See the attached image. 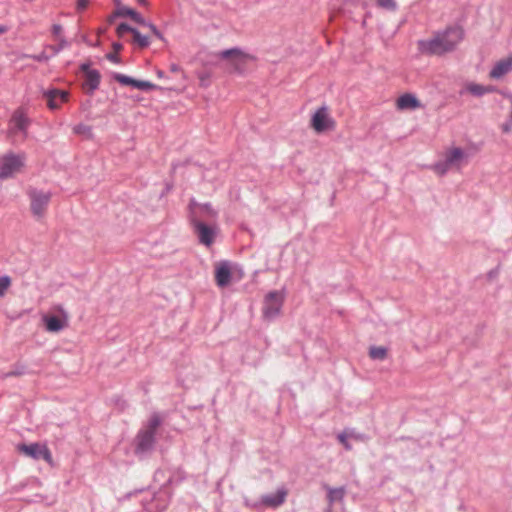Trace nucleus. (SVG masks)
I'll return each instance as SVG.
<instances>
[{
  "label": "nucleus",
  "instance_id": "nucleus-20",
  "mask_svg": "<svg viewBox=\"0 0 512 512\" xmlns=\"http://www.w3.org/2000/svg\"><path fill=\"white\" fill-rule=\"evenodd\" d=\"M45 328L49 332H59L65 326V319H62L55 315L44 316L43 318Z\"/></svg>",
  "mask_w": 512,
  "mask_h": 512
},
{
  "label": "nucleus",
  "instance_id": "nucleus-50",
  "mask_svg": "<svg viewBox=\"0 0 512 512\" xmlns=\"http://www.w3.org/2000/svg\"><path fill=\"white\" fill-rule=\"evenodd\" d=\"M115 4L119 5L120 4V0H114Z\"/></svg>",
  "mask_w": 512,
  "mask_h": 512
},
{
  "label": "nucleus",
  "instance_id": "nucleus-28",
  "mask_svg": "<svg viewBox=\"0 0 512 512\" xmlns=\"http://www.w3.org/2000/svg\"><path fill=\"white\" fill-rule=\"evenodd\" d=\"M73 132L77 135H84V136H87V137H91L92 136V128L88 125H85V124H77L76 126H74L73 128Z\"/></svg>",
  "mask_w": 512,
  "mask_h": 512
},
{
  "label": "nucleus",
  "instance_id": "nucleus-14",
  "mask_svg": "<svg viewBox=\"0 0 512 512\" xmlns=\"http://www.w3.org/2000/svg\"><path fill=\"white\" fill-rule=\"evenodd\" d=\"M100 82V72L97 69H93V71H89L88 74L85 75L82 87L86 94L92 96L94 92L99 88Z\"/></svg>",
  "mask_w": 512,
  "mask_h": 512
},
{
  "label": "nucleus",
  "instance_id": "nucleus-29",
  "mask_svg": "<svg viewBox=\"0 0 512 512\" xmlns=\"http://www.w3.org/2000/svg\"><path fill=\"white\" fill-rule=\"evenodd\" d=\"M377 6L388 11H396L398 7L395 0H377Z\"/></svg>",
  "mask_w": 512,
  "mask_h": 512
},
{
  "label": "nucleus",
  "instance_id": "nucleus-11",
  "mask_svg": "<svg viewBox=\"0 0 512 512\" xmlns=\"http://www.w3.org/2000/svg\"><path fill=\"white\" fill-rule=\"evenodd\" d=\"M194 232L197 234L199 242L207 247L211 246L216 236V229L205 224L203 221L191 223Z\"/></svg>",
  "mask_w": 512,
  "mask_h": 512
},
{
  "label": "nucleus",
  "instance_id": "nucleus-4",
  "mask_svg": "<svg viewBox=\"0 0 512 512\" xmlns=\"http://www.w3.org/2000/svg\"><path fill=\"white\" fill-rule=\"evenodd\" d=\"M24 165L22 159L13 153L6 154L0 161V180H6L19 172Z\"/></svg>",
  "mask_w": 512,
  "mask_h": 512
},
{
  "label": "nucleus",
  "instance_id": "nucleus-32",
  "mask_svg": "<svg viewBox=\"0 0 512 512\" xmlns=\"http://www.w3.org/2000/svg\"><path fill=\"white\" fill-rule=\"evenodd\" d=\"M450 167H452V165L450 163H447V160L445 158L443 161L437 162L435 164V170L440 174H445Z\"/></svg>",
  "mask_w": 512,
  "mask_h": 512
},
{
  "label": "nucleus",
  "instance_id": "nucleus-22",
  "mask_svg": "<svg viewBox=\"0 0 512 512\" xmlns=\"http://www.w3.org/2000/svg\"><path fill=\"white\" fill-rule=\"evenodd\" d=\"M387 355V348L383 346H372L369 350V356L373 360H384Z\"/></svg>",
  "mask_w": 512,
  "mask_h": 512
},
{
  "label": "nucleus",
  "instance_id": "nucleus-42",
  "mask_svg": "<svg viewBox=\"0 0 512 512\" xmlns=\"http://www.w3.org/2000/svg\"><path fill=\"white\" fill-rule=\"evenodd\" d=\"M112 48H113L114 52L118 53L123 49V45L120 42H114L112 44Z\"/></svg>",
  "mask_w": 512,
  "mask_h": 512
},
{
  "label": "nucleus",
  "instance_id": "nucleus-1",
  "mask_svg": "<svg viewBox=\"0 0 512 512\" xmlns=\"http://www.w3.org/2000/svg\"><path fill=\"white\" fill-rule=\"evenodd\" d=\"M463 37L464 30L460 26H451L432 39L419 41V49L423 53L441 55L454 50Z\"/></svg>",
  "mask_w": 512,
  "mask_h": 512
},
{
  "label": "nucleus",
  "instance_id": "nucleus-33",
  "mask_svg": "<svg viewBox=\"0 0 512 512\" xmlns=\"http://www.w3.org/2000/svg\"><path fill=\"white\" fill-rule=\"evenodd\" d=\"M27 57L37 62H47L50 59V56L46 54L44 51L39 54L28 55Z\"/></svg>",
  "mask_w": 512,
  "mask_h": 512
},
{
  "label": "nucleus",
  "instance_id": "nucleus-18",
  "mask_svg": "<svg viewBox=\"0 0 512 512\" xmlns=\"http://www.w3.org/2000/svg\"><path fill=\"white\" fill-rule=\"evenodd\" d=\"M286 497V491L278 490L273 494H266L261 497V504L267 507L276 508L280 506Z\"/></svg>",
  "mask_w": 512,
  "mask_h": 512
},
{
  "label": "nucleus",
  "instance_id": "nucleus-24",
  "mask_svg": "<svg viewBox=\"0 0 512 512\" xmlns=\"http://www.w3.org/2000/svg\"><path fill=\"white\" fill-rule=\"evenodd\" d=\"M161 424V418L160 416L157 414V413H154L149 421H148V424L147 426L144 428V430L148 431V432H151L153 434L156 435V431L158 429V427L160 426Z\"/></svg>",
  "mask_w": 512,
  "mask_h": 512
},
{
  "label": "nucleus",
  "instance_id": "nucleus-9",
  "mask_svg": "<svg viewBox=\"0 0 512 512\" xmlns=\"http://www.w3.org/2000/svg\"><path fill=\"white\" fill-rule=\"evenodd\" d=\"M112 77L114 80H116L121 85L132 86V87L137 88L142 91H151V90L158 89V86L153 84L150 81L137 80L130 76H127V75H124V74H121L118 72H114L112 74Z\"/></svg>",
  "mask_w": 512,
  "mask_h": 512
},
{
  "label": "nucleus",
  "instance_id": "nucleus-34",
  "mask_svg": "<svg viewBox=\"0 0 512 512\" xmlns=\"http://www.w3.org/2000/svg\"><path fill=\"white\" fill-rule=\"evenodd\" d=\"M146 27H148L152 33L160 40H164L163 34L160 32V30L151 22L146 21Z\"/></svg>",
  "mask_w": 512,
  "mask_h": 512
},
{
  "label": "nucleus",
  "instance_id": "nucleus-5",
  "mask_svg": "<svg viewBox=\"0 0 512 512\" xmlns=\"http://www.w3.org/2000/svg\"><path fill=\"white\" fill-rule=\"evenodd\" d=\"M29 197L31 200V212L38 218L42 217L50 202L51 194L41 190L33 189L29 192Z\"/></svg>",
  "mask_w": 512,
  "mask_h": 512
},
{
  "label": "nucleus",
  "instance_id": "nucleus-25",
  "mask_svg": "<svg viewBox=\"0 0 512 512\" xmlns=\"http://www.w3.org/2000/svg\"><path fill=\"white\" fill-rule=\"evenodd\" d=\"M327 497L330 503L342 500L344 497V488H329Z\"/></svg>",
  "mask_w": 512,
  "mask_h": 512
},
{
  "label": "nucleus",
  "instance_id": "nucleus-6",
  "mask_svg": "<svg viewBox=\"0 0 512 512\" xmlns=\"http://www.w3.org/2000/svg\"><path fill=\"white\" fill-rule=\"evenodd\" d=\"M18 450L24 455L31 457L35 460H45L48 463L52 461V455L48 447L40 443L21 444L18 446Z\"/></svg>",
  "mask_w": 512,
  "mask_h": 512
},
{
  "label": "nucleus",
  "instance_id": "nucleus-15",
  "mask_svg": "<svg viewBox=\"0 0 512 512\" xmlns=\"http://www.w3.org/2000/svg\"><path fill=\"white\" fill-rule=\"evenodd\" d=\"M232 278L231 269L227 261L221 262L215 269V281L219 287H226Z\"/></svg>",
  "mask_w": 512,
  "mask_h": 512
},
{
  "label": "nucleus",
  "instance_id": "nucleus-16",
  "mask_svg": "<svg viewBox=\"0 0 512 512\" xmlns=\"http://www.w3.org/2000/svg\"><path fill=\"white\" fill-rule=\"evenodd\" d=\"M512 70V55L499 60L491 69L489 75L493 79H500Z\"/></svg>",
  "mask_w": 512,
  "mask_h": 512
},
{
  "label": "nucleus",
  "instance_id": "nucleus-12",
  "mask_svg": "<svg viewBox=\"0 0 512 512\" xmlns=\"http://www.w3.org/2000/svg\"><path fill=\"white\" fill-rule=\"evenodd\" d=\"M31 123V120L27 117L23 109L19 108L15 110L11 116L10 124H11V132L17 133L21 132L24 136L27 135L28 127Z\"/></svg>",
  "mask_w": 512,
  "mask_h": 512
},
{
  "label": "nucleus",
  "instance_id": "nucleus-31",
  "mask_svg": "<svg viewBox=\"0 0 512 512\" xmlns=\"http://www.w3.org/2000/svg\"><path fill=\"white\" fill-rule=\"evenodd\" d=\"M11 284V278L7 275L0 277V297L5 294V291Z\"/></svg>",
  "mask_w": 512,
  "mask_h": 512
},
{
  "label": "nucleus",
  "instance_id": "nucleus-40",
  "mask_svg": "<svg viewBox=\"0 0 512 512\" xmlns=\"http://www.w3.org/2000/svg\"><path fill=\"white\" fill-rule=\"evenodd\" d=\"M165 472L161 469L157 470L154 474L155 481H161L164 478Z\"/></svg>",
  "mask_w": 512,
  "mask_h": 512
},
{
  "label": "nucleus",
  "instance_id": "nucleus-48",
  "mask_svg": "<svg viewBox=\"0 0 512 512\" xmlns=\"http://www.w3.org/2000/svg\"><path fill=\"white\" fill-rule=\"evenodd\" d=\"M157 76L160 77V78L164 77V72L162 70H158L157 71Z\"/></svg>",
  "mask_w": 512,
  "mask_h": 512
},
{
  "label": "nucleus",
  "instance_id": "nucleus-37",
  "mask_svg": "<svg viewBox=\"0 0 512 512\" xmlns=\"http://www.w3.org/2000/svg\"><path fill=\"white\" fill-rule=\"evenodd\" d=\"M51 31H52V34H53L55 37L60 38V37H61V33H62V31H63V28H62V26H61L60 24H54V25L52 26Z\"/></svg>",
  "mask_w": 512,
  "mask_h": 512
},
{
  "label": "nucleus",
  "instance_id": "nucleus-41",
  "mask_svg": "<svg viewBox=\"0 0 512 512\" xmlns=\"http://www.w3.org/2000/svg\"><path fill=\"white\" fill-rule=\"evenodd\" d=\"M88 5V0H77V9L84 10Z\"/></svg>",
  "mask_w": 512,
  "mask_h": 512
},
{
  "label": "nucleus",
  "instance_id": "nucleus-26",
  "mask_svg": "<svg viewBox=\"0 0 512 512\" xmlns=\"http://www.w3.org/2000/svg\"><path fill=\"white\" fill-rule=\"evenodd\" d=\"M133 39L140 48H146L150 44L148 37L142 35L137 29L136 31H133Z\"/></svg>",
  "mask_w": 512,
  "mask_h": 512
},
{
  "label": "nucleus",
  "instance_id": "nucleus-23",
  "mask_svg": "<svg viewBox=\"0 0 512 512\" xmlns=\"http://www.w3.org/2000/svg\"><path fill=\"white\" fill-rule=\"evenodd\" d=\"M467 90L474 96H477V97H481L483 96L484 94L488 93L491 91V88L489 87H486V86H483V85H480V84H475V83H472V84H469L467 86Z\"/></svg>",
  "mask_w": 512,
  "mask_h": 512
},
{
  "label": "nucleus",
  "instance_id": "nucleus-3",
  "mask_svg": "<svg viewBox=\"0 0 512 512\" xmlns=\"http://www.w3.org/2000/svg\"><path fill=\"white\" fill-rule=\"evenodd\" d=\"M188 208L190 223H196L198 221L204 222L205 220L214 219L217 216V212L210 203L201 204L195 199H191Z\"/></svg>",
  "mask_w": 512,
  "mask_h": 512
},
{
  "label": "nucleus",
  "instance_id": "nucleus-44",
  "mask_svg": "<svg viewBox=\"0 0 512 512\" xmlns=\"http://www.w3.org/2000/svg\"><path fill=\"white\" fill-rule=\"evenodd\" d=\"M7 30H8V29H7V27H6V26H4V25H1V24H0V35H2V34H4V33H6V32H7Z\"/></svg>",
  "mask_w": 512,
  "mask_h": 512
},
{
  "label": "nucleus",
  "instance_id": "nucleus-43",
  "mask_svg": "<svg viewBox=\"0 0 512 512\" xmlns=\"http://www.w3.org/2000/svg\"><path fill=\"white\" fill-rule=\"evenodd\" d=\"M170 71L174 72V73L179 72L180 71V67L177 64H171L170 65Z\"/></svg>",
  "mask_w": 512,
  "mask_h": 512
},
{
  "label": "nucleus",
  "instance_id": "nucleus-8",
  "mask_svg": "<svg viewBox=\"0 0 512 512\" xmlns=\"http://www.w3.org/2000/svg\"><path fill=\"white\" fill-rule=\"evenodd\" d=\"M135 453L137 455H145L154 448L156 439L155 434L141 429L136 436Z\"/></svg>",
  "mask_w": 512,
  "mask_h": 512
},
{
  "label": "nucleus",
  "instance_id": "nucleus-38",
  "mask_svg": "<svg viewBox=\"0 0 512 512\" xmlns=\"http://www.w3.org/2000/svg\"><path fill=\"white\" fill-rule=\"evenodd\" d=\"M106 58H107L109 61H111V62H113V63H115V64H120V63H121V59H120V57L117 55V53H116V52H114V53H108V54L106 55Z\"/></svg>",
  "mask_w": 512,
  "mask_h": 512
},
{
  "label": "nucleus",
  "instance_id": "nucleus-36",
  "mask_svg": "<svg viewBox=\"0 0 512 512\" xmlns=\"http://www.w3.org/2000/svg\"><path fill=\"white\" fill-rule=\"evenodd\" d=\"M24 373H25V367L19 366V367L14 368L13 370L7 372L5 374V377L20 376V375H23Z\"/></svg>",
  "mask_w": 512,
  "mask_h": 512
},
{
  "label": "nucleus",
  "instance_id": "nucleus-46",
  "mask_svg": "<svg viewBox=\"0 0 512 512\" xmlns=\"http://www.w3.org/2000/svg\"><path fill=\"white\" fill-rule=\"evenodd\" d=\"M136 1L141 6H147L148 5V1L147 0H136Z\"/></svg>",
  "mask_w": 512,
  "mask_h": 512
},
{
  "label": "nucleus",
  "instance_id": "nucleus-30",
  "mask_svg": "<svg viewBox=\"0 0 512 512\" xmlns=\"http://www.w3.org/2000/svg\"><path fill=\"white\" fill-rule=\"evenodd\" d=\"M133 31H136V28L131 27L129 24H127L125 22L120 23L116 29V32L119 37H122L127 32H129L133 35Z\"/></svg>",
  "mask_w": 512,
  "mask_h": 512
},
{
  "label": "nucleus",
  "instance_id": "nucleus-27",
  "mask_svg": "<svg viewBox=\"0 0 512 512\" xmlns=\"http://www.w3.org/2000/svg\"><path fill=\"white\" fill-rule=\"evenodd\" d=\"M68 46L69 42L64 37H60L59 43L57 45H48L47 48H49L52 51V54L55 56Z\"/></svg>",
  "mask_w": 512,
  "mask_h": 512
},
{
  "label": "nucleus",
  "instance_id": "nucleus-13",
  "mask_svg": "<svg viewBox=\"0 0 512 512\" xmlns=\"http://www.w3.org/2000/svg\"><path fill=\"white\" fill-rule=\"evenodd\" d=\"M398 110H416L422 108L423 105L419 99L412 93H404L398 97L396 101Z\"/></svg>",
  "mask_w": 512,
  "mask_h": 512
},
{
  "label": "nucleus",
  "instance_id": "nucleus-47",
  "mask_svg": "<svg viewBox=\"0 0 512 512\" xmlns=\"http://www.w3.org/2000/svg\"><path fill=\"white\" fill-rule=\"evenodd\" d=\"M502 129L504 132L508 133L510 131V125L509 124H504L502 126Z\"/></svg>",
  "mask_w": 512,
  "mask_h": 512
},
{
  "label": "nucleus",
  "instance_id": "nucleus-7",
  "mask_svg": "<svg viewBox=\"0 0 512 512\" xmlns=\"http://www.w3.org/2000/svg\"><path fill=\"white\" fill-rule=\"evenodd\" d=\"M311 125L318 133L333 128L334 120L329 117L327 108L325 106L320 107L313 114L311 118Z\"/></svg>",
  "mask_w": 512,
  "mask_h": 512
},
{
  "label": "nucleus",
  "instance_id": "nucleus-10",
  "mask_svg": "<svg viewBox=\"0 0 512 512\" xmlns=\"http://www.w3.org/2000/svg\"><path fill=\"white\" fill-rule=\"evenodd\" d=\"M43 98L47 102V106L51 110H56L62 103L69 99V93L57 88H51L43 91Z\"/></svg>",
  "mask_w": 512,
  "mask_h": 512
},
{
  "label": "nucleus",
  "instance_id": "nucleus-19",
  "mask_svg": "<svg viewBox=\"0 0 512 512\" xmlns=\"http://www.w3.org/2000/svg\"><path fill=\"white\" fill-rule=\"evenodd\" d=\"M115 15L117 17H130L133 21H135L139 25H146L145 18L138 13L136 10L127 7V6H120L115 11Z\"/></svg>",
  "mask_w": 512,
  "mask_h": 512
},
{
  "label": "nucleus",
  "instance_id": "nucleus-21",
  "mask_svg": "<svg viewBox=\"0 0 512 512\" xmlns=\"http://www.w3.org/2000/svg\"><path fill=\"white\" fill-rule=\"evenodd\" d=\"M465 157V152L458 147L453 148L445 153V159L447 160V163H450L452 166H458Z\"/></svg>",
  "mask_w": 512,
  "mask_h": 512
},
{
  "label": "nucleus",
  "instance_id": "nucleus-49",
  "mask_svg": "<svg viewBox=\"0 0 512 512\" xmlns=\"http://www.w3.org/2000/svg\"><path fill=\"white\" fill-rule=\"evenodd\" d=\"M496 273H497V272H496L495 270L490 271V272H489V277H490V278L494 277V275H496Z\"/></svg>",
  "mask_w": 512,
  "mask_h": 512
},
{
  "label": "nucleus",
  "instance_id": "nucleus-17",
  "mask_svg": "<svg viewBox=\"0 0 512 512\" xmlns=\"http://www.w3.org/2000/svg\"><path fill=\"white\" fill-rule=\"evenodd\" d=\"M211 57L213 62H217L221 59L237 61L243 57V52L240 48L234 47L217 53H213Z\"/></svg>",
  "mask_w": 512,
  "mask_h": 512
},
{
  "label": "nucleus",
  "instance_id": "nucleus-2",
  "mask_svg": "<svg viewBox=\"0 0 512 512\" xmlns=\"http://www.w3.org/2000/svg\"><path fill=\"white\" fill-rule=\"evenodd\" d=\"M285 300L283 291L273 290L268 292L263 301L262 315L265 320L271 321L277 318Z\"/></svg>",
  "mask_w": 512,
  "mask_h": 512
},
{
  "label": "nucleus",
  "instance_id": "nucleus-45",
  "mask_svg": "<svg viewBox=\"0 0 512 512\" xmlns=\"http://www.w3.org/2000/svg\"><path fill=\"white\" fill-rule=\"evenodd\" d=\"M172 484V476H169L167 480L163 483V486H168Z\"/></svg>",
  "mask_w": 512,
  "mask_h": 512
},
{
  "label": "nucleus",
  "instance_id": "nucleus-39",
  "mask_svg": "<svg viewBox=\"0 0 512 512\" xmlns=\"http://www.w3.org/2000/svg\"><path fill=\"white\" fill-rule=\"evenodd\" d=\"M91 63L90 62H84L80 65V71L84 73V75L88 74L89 71H93V69L90 68Z\"/></svg>",
  "mask_w": 512,
  "mask_h": 512
},
{
  "label": "nucleus",
  "instance_id": "nucleus-35",
  "mask_svg": "<svg viewBox=\"0 0 512 512\" xmlns=\"http://www.w3.org/2000/svg\"><path fill=\"white\" fill-rule=\"evenodd\" d=\"M339 442L344 446V448L346 450H351L352 449V445L350 444V442L348 441L347 439V435L345 433H340L338 436H337Z\"/></svg>",
  "mask_w": 512,
  "mask_h": 512
}]
</instances>
